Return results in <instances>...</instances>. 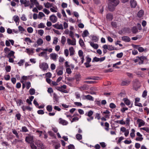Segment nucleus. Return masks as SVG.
Instances as JSON below:
<instances>
[{"label":"nucleus","instance_id":"f257e3e1","mask_svg":"<svg viewBox=\"0 0 149 149\" xmlns=\"http://www.w3.org/2000/svg\"><path fill=\"white\" fill-rule=\"evenodd\" d=\"M109 4L108 6V8L109 11H113L115 9V7L119 3V0H109Z\"/></svg>","mask_w":149,"mask_h":149},{"label":"nucleus","instance_id":"f03ea898","mask_svg":"<svg viewBox=\"0 0 149 149\" xmlns=\"http://www.w3.org/2000/svg\"><path fill=\"white\" fill-rule=\"evenodd\" d=\"M39 67L43 70L45 71L48 69V65L46 63L43 62L40 64Z\"/></svg>","mask_w":149,"mask_h":149},{"label":"nucleus","instance_id":"7ed1b4c3","mask_svg":"<svg viewBox=\"0 0 149 149\" xmlns=\"http://www.w3.org/2000/svg\"><path fill=\"white\" fill-rule=\"evenodd\" d=\"M71 40L70 38L67 39V43L69 45H76V40L75 38H72Z\"/></svg>","mask_w":149,"mask_h":149},{"label":"nucleus","instance_id":"20e7f679","mask_svg":"<svg viewBox=\"0 0 149 149\" xmlns=\"http://www.w3.org/2000/svg\"><path fill=\"white\" fill-rule=\"evenodd\" d=\"M56 89L58 91L66 93V92L64 91L63 89H66V86L65 85H63L61 86H56Z\"/></svg>","mask_w":149,"mask_h":149},{"label":"nucleus","instance_id":"39448f33","mask_svg":"<svg viewBox=\"0 0 149 149\" xmlns=\"http://www.w3.org/2000/svg\"><path fill=\"white\" fill-rule=\"evenodd\" d=\"M33 139V136H27L25 138V141L29 143H31Z\"/></svg>","mask_w":149,"mask_h":149},{"label":"nucleus","instance_id":"423d86ee","mask_svg":"<svg viewBox=\"0 0 149 149\" xmlns=\"http://www.w3.org/2000/svg\"><path fill=\"white\" fill-rule=\"evenodd\" d=\"M130 4L131 8H135L137 5V2L135 0H130Z\"/></svg>","mask_w":149,"mask_h":149},{"label":"nucleus","instance_id":"0eeeda50","mask_svg":"<svg viewBox=\"0 0 149 149\" xmlns=\"http://www.w3.org/2000/svg\"><path fill=\"white\" fill-rule=\"evenodd\" d=\"M58 122L59 124L63 125H67L68 124V122L67 121L61 118H59Z\"/></svg>","mask_w":149,"mask_h":149},{"label":"nucleus","instance_id":"6e6552de","mask_svg":"<svg viewBox=\"0 0 149 149\" xmlns=\"http://www.w3.org/2000/svg\"><path fill=\"white\" fill-rule=\"evenodd\" d=\"M36 144L39 148V149H43L44 148L43 144L41 141H36Z\"/></svg>","mask_w":149,"mask_h":149},{"label":"nucleus","instance_id":"1a4fd4ad","mask_svg":"<svg viewBox=\"0 0 149 149\" xmlns=\"http://www.w3.org/2000/svg\"><path fill=\"white\" fill-rule=\"evenodd\" d=\"M50 20L53 23L56 22L57 21V18L54 15H52L49 17Z\"/></svg>","mask_w":149,"mask_h":149},{"label":"nucleus","instance_id":"9d476101","mask_svg":"<svg viewBox=\"0 0 149 149\" xmlns=\"http://www.w3.org/2000/svg\"><path fill=\"white\" fill-rule=\"evenodd\" d=\"M20 1L21 4H24L25 7L28 6L30 4V2L29 1L26 0H20Z\"/></svg>","mask_w":149,"mask_h":149},{"label":"nucleus","instance_id":"9b49d317","mask_svg":"<svg viewBox=\"0 0 149 149\" xmlns=\"http://www.w3.org/2000/svg\"><path fill=\"white\" fill-rule=\"evenodd\" d=\"M53 26L55 28L58 29H63V27L61 24H59L58 23L53 25Z\"/></svg>","mask_w":149,"mask_h":149},{"label":"nucleus","instance_id":"f8f14e48","mask_svg":"<svg viewBox=\"0 0 149 149\" xmlns=\"http://www.w3.org/2000/svg\"><path fill=\"white\" fill-rule=\"evenodd\" d=\"M13 19L14 21L16 24L17 25H18L20 20L19 16L16 15H15L13 17Z\"/></svg>","mask_w":149,"mask_h":149},{"label":"nucleus","instance_id":"ddd939ff","mask_svg":"<svg viewBox=\"0 0 149 149\" xmlns=\"http://www.w3.org/2000/svg\"><path fill=\"white\" fill-rule=\"evenodd\" d=\"M121 38L123 41L125 42H129L131 40L130 38L127 36H123Z\"/></svg>","mask_w":149,"mask_h":149},{"label":"nucleus","instance_id":"4468645a","mask_svg":"<svg viewBox=\"0 0 149 149\" xmlns=\"http://www.w3.org/2000/svg\"><path fill=\"white\" fill-rule=\"evenodd\" d=\"M137 122L139 123V127H140L142 126H143L145 124V122L142 119H138L137 120Z\"/></svg>","mask_w":149,"mask_h":149},{"label":"nucleus","instance_id":"2eb2a0df","mask_svg":"<svg viewBox=\"0 0 149 149\" xmlns=\"http://www.w3.org/2000/svg\"><path fill=\"white\" fill-rule=\"evenodd\" d=\"M90 45L95 49H97L99 47L98 45L97 44H95L92 42H89Z\"/></svg>","mask_w":149,"mask_h":149},{"label":"nucleus","instance_id":"dca6fc26","mask_svg":"<svg viewBox=\"0 0 149 149\" xmlns=\"http://www.w3.org/2000/svg\"><path fill=\"white\" fill-rule=\"evenodd\" d=\"M106 18L108 20L111 21L113 19V15L110 13H109L107 15Z\"/></svg>","mask_w":149,"mask_h":149},{"label":"nucleus","instance_id":"f3484780","mask_svg":"<svg viewBox=\"0 0 149 149\" xmlns=\"http://www.w3.org/2000/svg\"><path fill=\"white\" fill-rule=\"evenodd\" d=\"M34 49L33 48H26V52L29 55L33 54L34 53Z\"/></svg>","mask_w":149,"mask_h":149},{"label":"nucleus","instance_id":"a211bd4d","mask_svg":"<svg viewBox=\"0 0 149 149\" xmlns=\"http://www.w3.org/2000/svg\"><path fill=\"white\" fill-rule=\"evenodd\" d=\"M15 102L17 106H20L24 104V102L21 99H17L15 100Z\"/></svg>","mask_w":149,"mask_h":149},{"label":"nucleus","instance_id":"6ab92c4d","mask_svg":"<svg viewBox=\"0 0 149 149\" xmlns=\"http://www.w3.org/2000/svg\"><path fill=\"white\" fill-rule=\"evenodd\" d=\"M38 46H41L43 43V41L41 38H39L36 41Z\"/></svg>","mask_w":149,"mask_h":149},{"label":"nucleus","instance_id":"aec40b11","mask_svg":"<svg viewBox=\"0 0 149 149\" xmlns=\"http://www.w3.org/2000/svg\"><path fill=\"white\" fill-rule=\"evenodd\" d=\"M22 108L24 111H25L26 110L31 111L32 109L29 106H25L24 105H23L22 107Z\"/></svg>","mask_w":149,"mask_h":149},{"label":"nucleus","instance_id":"412c9836","mask_svg":"<svg viewBox=\"0 0 149 149\" xmlns=\"http://www.w3.org/2000/svg\"><path fill=\"white\" fill-rule=\"evenodd\" d=\"M123 101H124L125 104L127 106H129L131 104L130 101L127 98H124L123 99Z\"/></svg>","mask_w":149,"mask_h":149},{"label":"nucleus","instance_id":"4be33fe9","mask_svg":"<svg viewBox=\"0 0 149 149\" xmlns=\"http://www.w3.org/2000/svg\"><path fill=\"white\" fill-rule=\"evenodd\" d=\"M12 131L13 134L15 135L16 137L18 139H19V135L17 131L15 129H12Z\"/></svg>","mask_w":149,"mask_h":149},{"label":"nucleus","instance_id":"5701e85b","mask_svg":"<svg viewBox=\"0 0 149 149\" xmlns=\"http://www.w3.org/2000/svg\"><path fill=\"white\" fill-rule=\"evenodd\" d=\"M86 99L90 100L93 101L94 100V98L91 96L89 95H88L84 96Z\"/></svg>","mask_w":149,"mask_h":149},{"label":"nucleus","instance_id":"b1692460","mask_svg":"<svg viewBox=\"0 0 149 149\" xmlns=\"http://www.w3.org/2000/svg\"><path fill=\"white\" fill-rule=\"evenodd\" d=\"M69 49L70 53V56H72L74 54V52L75 51L74 50L73 47H70Z\"/></svg>","mask_w":149,"mask_h":149},{"label":"nucleus","instance_id":"393cba45","mask_svg":"<svg viewBox=\"0 0 149 149\" xmlns=\"http://www.w3.org/2000/svg\"><path fill=\"white\" fill-rule=\"evenodd\" d=\"M57 56V55L55 53H52L50 55L51 58L54 60H56Z\"/></svg>","mask_w":149,"mask_h":149},{"label":"nucleus","instance_id":"a878e982","mask_svg":"<svg viewBox=\"0 0 149 149\" xmlns=\"http://www.w3.org/2000/svg\"><path fill=\"white\" fill-rule=\"evenodd\" d=\"M93 114V111L92 110H90L88 111V112L86 113L85 114V115L86 116H87L88 117L92 116V115Z\"/></svg>","mask_w":149,"mask_h":149},{"label":"nucleus","instance_id":"bb28decb","mask_svg":"<svg viewBox=\"0 0 149 149\" xmlns=\"http://www.w3.org/2000/svg\"><path fill=\"white\" fill-rule=\"evenodd\" d=\"M44 5L46 8H49L50 7H53V4L49 2H47L46 3H44Z\"/></svg>","mask_w":149,"mask_h":149},{"label":"nucleus","instance_id":"cd10ccee","mask_svg":"<svg viewBox=\"0 0 149 149\" xmlns=\"http://www.w3.org/2000/svg\"><path fill=\"white\" fill-rule=\"evenodd\" d=\"M143 11L142 10H141L138 12L137 14V16L139 17H141L143 16Z\"/></svg>","mask_w":149,"mask_h":149},{"label":"nucleus","instance_id":"c85d7f7f","mask_svg":"<svg viewBox=\"0 0 149 149\" xmlns=\"http://www.w3.org/2000/svg\"><path fill=\"white\" fill-rule=\"evenodd\" d=\"M89 33L87 30H85L83 32V33L82 34V36L83 38L85 37L88 36Z\"/></svg>","mask_w":149,"mask_h":149},{"label":"nucleus","instance_id":"c756f323","mask_svg":"<svg viewBox=\"0 0 149 149\" xmlns=\"http://www.w3.org/2000/svg\"><path fill=\"white\" fill-rule=\"evenodd\" d=\"M58 8L57 7L53 6L52 8H50V11L53 13H56L57 12V10Z\"/></svg>","mask_w":149,"mask_h":149},{"label":"nucleus","instance_id":"7c9ffc66","mask_svg":"<svg viewBox=\"0 0 149 149\" xmlns=\"http://www.w3.org/2000/svg\"><path fill=\"white\" fill-rule=\"evenodd\" d=\"M14 54L15 52L14 51H11L8 54L7 57L8 58H10L12 56H14Z\"/></svg>","mask_w":149,"mask_h":149},{"label":"nucleus","instance_id":"2f4dec72","mask_svg":"<svg viewBox=\"0 0 149 149\" xmlns=\"http://www.w3.org/2000/svg\"><path fill=\"white\" fill-rule=\"evenodd\" d=\"M132 31L133 33L135 34L138 32V30L136 27L134 26L132 29Z\"/></svg>","mask_w":149,"mask_h":149},{"label":"nucleus","instance_id":"473e14b6","mask_svg":"<svg viewBox=\"0 0 149 149\" xmlns=\"http://www.w3.org/2000/svg\"><path fill=\"white\" fill-rule=\"evenodd\" d=\"M79 43L81 47L85 46L83 40L81 38H80L79 40Z\"/></svg>","mask_w":149,"mask_h":149},{"label":"nucleus","instance_id":"72a5a7b5","mask_svg":"<svg viewBox=\"0 0 149 149\" xmlns=\"http://www.w3.org/2000/svg\"><path fill=\"white\" fill-rule=\"evenodd\" d=\"M20 131L23 132H27L29 131V130L26 126H23L22 127V130H20Z\"/></svg>","mask_w":149,"mask_h":149},{"label":"nucleus","instance_id":"f704fd0d","mask_svg":"<svg viewBox=\"0 0 149 149\" xmlns=\"http://www.w3.org/2000/svg\"><path fill=\"white\" fill-rule=\"evenodd\" d=\"M46 109L49 112H51L52 110V106L51 105H48L46 107Z\"/></svg>","mask_w":149,"mask_h":149},{"label":"nucleus","instance_id":"c9c22d12","mask_svg":"<svg viewBox=\"0 0 149 149\" xmlns=\"http://www.w3.org/2000/svg\"><path fill=\"white\" fill-rule=\"evenodd\" d=\"M45 16L44 14L42 12H39L38 15V18L41 19V18Z\"/></svg>","mask_w":149,"mask_h":149},{"label":"nucleus","instance_id":"e433bc0d","mask_svg":"<svg viewBox=\"0 0 149 149\" xmlns=\"http://www.w3.org/2000/svg\"><path fill=\"white\" fill-rule=\"evenodd\" d=\"M66 38L64 36H62L61 37V43L64 45L65 44L66 42Z\"/></svg>","mask_w":149,"mask_h":149},{"label":"nucleus","instance_id":"4c0bfd02","mask_svg":"<svg viewBox=\"0 0 149 149\" xmlns=\"http://www.w3.org/2000/svg\"><path fill=\"white\" fill-rule=\"evenodd\" d=\"M130 83V81H123L121 83L122 86L127 85L129 84Z\"/></svg>","mask_w":149,"mask_h":149},{"label":"nucleus","instance_id":"58836bf2","mask_svg":"<svg viewBox=\"0 0 149 149\" xmlns=\"http://www.w3.org/2000/svg\"><path fill=\"white\" fill-rule=\"evenodd\" d=\"M31 3V5H37L38 4V2L37 1V0H30Z\"/></svg>","mask_w":149,"mask_h":149},{"label":"nucleus","instance_id":"ea45409f","mask_svg":"<svg viewBox=\"0 0 149 149\" xmlns=\"http://www.w3.org/2000/svg\"><path fill=\"white\" fill-rule=\"evenodd\" d=\"M92 40L95 42H97L98 40V38L96 36H93L92 37Z\"/></svg>","mask_w":149,"mask_h":149},{"label":"nucleus","instance_id":"a19ab883","mask_svg":"<svg viewBox=\"0 0 149 149\" xmlns=\"http://www.w3.org/2000/svg\"><path fill=\"white\" fill-rule=\"evenodd\" d=\"M29 92L31 95H33L35 93V90L33 88H30L29 90Z\"/></svg>","mask_w":149,"mask_h":149},{"label":"nucleus","instance_id":"79ce46f5","mask_svg":"<svg viewBox=\"0 0 149 149\" xmlns=\"http://www.w3.org/2000/svg\"><path fill=\"white\" fill-rule=\"evenodd\" d=\"M76 137L77 139L79 140H81L82 139V135L80 134H77L76 136Z\"/></svg>","mask_w":149,"mask_h":149},{"label":"nucleus","instance_id":"37998d69","mask_svg":"<svg viewBox=\"0 0 149 149\" xmlns=\"http://www.w3.org/2000/svg\"><path fill=\"white\" fill-rule=\"evenodd\" d=\"M27 30L29 33H31L33 32V29L32 27H30L27 28Z\"/></svg>","mask_w":149,"mask_h":149},{"label":"nucleus","instance_id":"c03bdc74","mask_svg":"<svg viewBox=\"0 0 149 149\" xmlns=\"http://www.w3.org/2000/svg\"><path fill=\"white\" fill-rule=\"evenodd\" d=\"M45 27V26L43 23H41L38 25V28H43Z\"/></svg>","mask_w":149,"mask_h":149},{"label":"nucleus","instance_id":"a18cd8bd","mask_svg":"<svg viewBox=\"0 0 149 149\" xmlns=\"http://www.w3.org/2000/svg\"><path fill=\"white\" fill-rule=\"evenodd\" d=\"M75 78L77 81H79L81 78V75L80 74H77L75 76Z\"/></svg>","mask_w":149,"mask_h":149},{"label":"nucleus","instance_id":"49530a36","mask_svg":"<svg viewBox=\"0 0 149 149\" xmlns=\"http://www.w3.org/2000/svg\"><path fill=\"white\" fill-rule=\"evenodd\" d=\"M88 87L87 85H84L83 86H82L80 87V88L84 90H87Z\"/></svg>","mask_w":149,"mask_h":149},{"label":"nucleus","instance_id":"de8ad7c7","mask_svg":"<svg viewBox=\"0 0 149 149\" xmlns=\"http://www.w3.org/2000/svg\"><path fill=\"white\" fill-rule=\"evenodd\" d=\"M24 62V60L21 59L18 63L17 64L20 66H22L23 65V63Z\"/></svg>","mask_w":149,"mask_h":149},{"label":"nucleus","instance_id":"09e8293b","mask_svg":"<svg viewBox=\"0 0 149 149\" xmlns=\"http://www.w3.org/2000/svg\"><path fill=\"white\" fill-rule=\"evenodd\" d=\"M24 40L26 42H29V43H32L33 42L30 38L29 37H26L25 38Z\"/></svg>","mask_w":149,"mask_h":149},{"label":"nucleus","instance_id":"8fccbe9b","mask_svg":"<svg viewBox=\"0 0 149 149\" xmlns=\"http://www.w3.org/2000/svg\"><path fill=\"white\" fill-rule=\"evenodd\" d=\"M5 70L7 72H10L11 70L10 66V65L6 66L5 67Z\"/></svg>","mask_w":149,"mask_h":149},{"label":"nucleus","instance_id":"3c124183","mask_svg":"<svg viewBox=\"0 0 149 149\" xmlns=\"http://www.w3.org/2000/svg\"><path fill=\"white\" fill-rule=\"evenodd\" d=\"M36 8H38V10H40L43 8V7L41 5H39V3H38V4L37 5L36 4Z\"/></svg>","mask_w":149,"mask_h":149},{"label":"nucleus","instance_id":"603ef678","mask_svg":"<svg viewBox=\"0 0 149 149\" xmlns=\"http://www.w3.org/2000/svg\"><path fill=\"white\" fill-rule=\"evenodd\" d=\"M83 54V52L81 50H79L78 51V55L79 57H81L84 56Z\"/></svg>","mask_w":149,"mask_h":149},{"label":"nucleus","instance_id":"864d4df0","mask_svg":"<svg viewBox=\"0 0 149 149\" xmlns=\"http://www.w3.org/2000/svg\"><path fill=\"white\" fill-rule=\"evenodd\" d=\"M38 33L40 36H42L44 33V31L43 30L40 29L38 30Z\"/></svg>","mask_w":149,"mask_h":149},{"label":"nucleus","instance_id":"5fc2aeb1","mask_svg":"<svg viewBox=\"0 0 149 149\" xmlns=\"http://www.w3.org/2000/svg\"><path fill=\"white\" fill-rule=\"evenodd\" d=\"M21 19L23 21H26L27 20V18L24 14L22 15V16L21 17Z\"/></svg>","mask_w":149,"mask_h":149},{"label":"nucleus","instance_id":"6e6d98bb","mask_svg":"<svg viewBox=\"0 0 149 149\" xmlns=\"http://www.w3.org/2000/svg\"><path fill=\"white\" fill-rule=\"evenodd\" d=\"M79 119V118L77 117H74L72 120H71V123L73 122H74L77 121Z\"/></svg>","mask_w":149,"mask_h":149},{"label":"nucleus","instance_id":"4d7b16f0","mask_svg":"<svg viewBox=\"0 0 149 149\" xmlns=\"http://www.w3.org/2000/svg\"><path fill=\"white\" fill-rule=\"evenodd\" d=\"M99 61V58H98L96 57H95L93 59L92 62H97Z\"/></svg>","mask_w":149,"mask_h":149},{"label":"nucleus","instance_id":"13d9d810","mask_svg":"<svg viewBox=\"0 0 149 149\" xmlns=\"http://www.w3.org/2000/svg\"><path fill=\"white\" fill-rule=\"evenodd\" d=\"M69 36L72 38H74V33L73 31H70L69 32Z\"/></svg>","mask_w":149,"mask_h":149},{"label":"nucleus","instance_id":"bf43d9fd","mask_svg":"<svg viewBox=\"0 0 149 149\" xmlns=\"http://www.w3.org/2000/svg\"><path fill=\"white\" fill-rule=\"evenodd\" d=\"M18 28L19 30V31H20L22 32L25 31V29L21 26H18Z\"/></svg>","mask_w":149,"mask_h":149},{"label":"nucleus","instance_id":"052dcab7","mask_svg":"<svg viewBox=\"0 0 149 149\" xmlns=\"http://www.w3.org/2000/svg\"><path fill=\"white\" fill-rule=\"evenodd\" d=\"M21 115L20 113H17L15 115V117L18 120H20L21 119Z\"/></svg>","mask_w":149,"mask_h":149},{"label":"nucleus","instance_id":"680f3d73","mask_svg":"<svg viewBox=\"0 0 149 149\" xmlns=\"http://www.w3.org/2000/svg\"><path fill=\"white\" fill-rule=\"evenodd\" d=\"M53 98L56 101H58V98L57 95L55 93H54L53 94Z\"/></svg>","mask_w":149,"mask_h":149},{"label":"nucleus","instance_id":"e2e57ef3","mask_svg":"<svg viewBox=\"0 0 149 149\" xmlns=\"http://www.w3.org/2000/svg\"><path fill=\"white\" fill-rule=\"evenodd\" d=\"M123 54L122 52H121L117 54L116 56L117 58H121L123 56Z\"/></svg>","mask_w":149,"mask_h":149},{"label":"nucleus","instance_id":"0e129e2a","mask_svg":"<svg viewBox=\"0 0 149 149\" xmlns=\"http://www.w3.org/2000/svg\"><path fill=\"white\" fill-rule=\"evenodd\" d=\"M37 113L39 114L42 115L44 113V112L42 110L40 109L38 111Z\"/></svg>","mask_w":149,"mask_h":149},{"label":"nucleus","instance_id":"69168bd1","mask_svg":"<svg viewBox=\"0 0 149 149\" xmlns=\"http://www.w3.org/2000/svg\"><path fill=\"white\" fill-rule=\"evenodd\" d=\"M108 49L110 51L114 50V47L111 45H108Z\"/></svg>","mask_w":149,"mask_h":149},{"label":"nucleus","instance_id":"338daca9","mask_svg":"<svg viewBox=\"0 0 149 149\" xmlns=\"http://www.w3.org/2000/svg\"><path fill=\"white\" fill-rule=\"evenodd\" d=\"M43 12L47 15L49 14L50 13L49 10L46 8H44L43 10Z\"/></svg>","mask_w":149,"mask_h":149},{"label":"nucleus","instance_id":"774afa93","mask_svg":"<svg viewBox=\"0 0 149 149\" xmlns=\"http://www.w3.org/2000/svg\"><path fill=\"white\" fill-rule=\"evenodd\" d=\"M30 146L32 149H36V146L33 143H31Z\"/></svg>","mask_w":149,"mask_h":149}]
</instances>
